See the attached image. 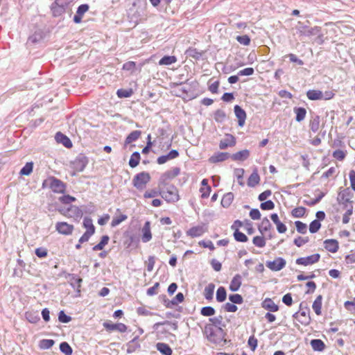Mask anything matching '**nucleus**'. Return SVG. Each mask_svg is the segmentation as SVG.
I'll list each match as a JSON object with an SVG mask.
<instances>
[{
	"label": "nucleus",
	"instance_id": "1",
	"mask_svg": "<svg viewBox=\"0 0 355 355\" xmlns=\"http://www.w3.org/2000/svg\"><path fill=\"white\" fill-rule=\"evenodd\" d=\"M160 196L168 203H175L180 200L178 189L173 184L161 187Z\"/></svg>",
	"mask_w": 355,
	"mask_h": 355
},
{
	"label": "nucleus",
	"instance_id": "2",
	"mask_svg": "<svg viewBox=\"0 0 355 355\" xmlns=\"http://www.w3.org/2000/svg\"><path fill=\"white\" fill-rule=\"evenodd\" d=\"M42 187H49L54 193H63L66 189V184L60 180L51 176L44 180Z\"/></svg>",
	"mask_w": 355,
	"mask_h": 355
},
{
	"label": "nucleus",
	"instance_id": "3",
	"mask_svg": "<svg viewBox=\"0 0 355 355\" xmlns=\"http://www.w3.org/2000/svg\"><path fill=\"white\" fill-rule=\"evenodd\" d=\"M150 180V175L148 172H141L135 175L132 179L133 186L138 190L142 191Z\"/></svg>",
	"mask_w": 355,
	"mask_h": 355
},
{
	"label": "nucleus",
	"instance_id": "4",
	"mask_svg": "<svg viewBox=\"0 0 355 355\" xmlns=\"http://www.w3.org/2000/svg\"><path fill=\"white\" fill-rule=\"evenodd\" d=\"M180 173V168L179 167H173L171 170L166 171L162 173L158 181V187H165L169 185L168 181L174 179Z\"/></svg>",
	"mask_w": 355,
	"mask_h": 355
},
{
	"label": "nucleus",
	"instance_id": "5",
	"mask_svg": "<svg viewBox=\"0 0 355 355\" xmlns=\"http://www.w3.org/2000/svg\"><path fill=\"white\" fill-rule=\"evenodd\" d=\"M55 227L59 234L65 236L71 235L74 230V226L67 222H58Z\"/></svg>",
	"mask_w": 355,
	"mask_h": 355
},
{
	"label": "nucleus",
	"instance_id": "6",
	"mask_svg": "<svg viewBox=\"0 0 355 355\" xmlns=\"http://www.w3.org/2000/svg\"><path fill=\"white\" fill-rule=\"evenodd\" d=\"M320 258V255L316 253L308 257H300L296 259L295 262L297 265H303L306 266L318 262Z\"/></svg>",
	"mask_w": 355,
	"mask_h": 355
},
{
	"label": "nucleus",
	"instance_id": "7",
	"mask_svg": "<svg viewBox=\"0 0 355 355\" xmlns=\"http://www.w3.org/2000/svg\"><path fill=\"white\" fill-rule=\"evenodd\" d=\"M286 261L282 257H278L274 261H268L266 262V266L272 271H279L286 266Z\"/></svg>",
	"mask_w": 355,
	"mask_h": 355
},
{
	"label": "nucleus",
	"instance_id": "8",
	"mask_svg": "<svg viewBox=\"0 0 355 355\" xmlns=\"http://www.w3.org/2000/svg\"><path fill=\"white\" fill-rule=\"evenodd\" d=\"M163 302L166 308L171 309L178 303L183 302L184 297L182 293H178L171 300H168L166 295H163Z\"/></svg>",
	"mask_w": 355,
	"mask_h": 355
},
{
	"label": "nucleus",
	"instance_id": "9",
	"mask_svg": "<svg viewBox=\"0 0 355 355\" xmlns=\"http://www.w3.org/2000/svg\"><path fill=\"white\" fill-rule=\"evenodd\" d=\"M298 24L300 26L297 28V29L301 35L311 36L315 35L320 31V28L318 26L307 28V27L303 25L301 22H299Z\"/></svg>",
	"mask_w": 355,
	"mask_h": 355
},
{
	"label": "nucleus",
	"instance_id": "10",
	"mask_svg": "<svg viewBox=\"0 0 355 355\" xmlns=\"http://www.w3.org/2000/svg\"><path fill=\"white\" fill-rule=\"evenodd\" d=\"M62 214L78 220L82 217L83 211L78 207L71 205Z\"/></svg>",
	"mask_w": 355,
	"mask_h": 355
},
{
	"label": "nucleus",
	"instance_id": "11",
	"mask_svg": "<svg viewBox=\"0 0 355 355\" xmlns=\"http://www.w3.org/2000/svg\"><path fill=\"white\" fill-rule=\"evenodd\" d=\"M67 278L68 279L69 284L74 289H76L78 293L80 292L81 283L83 282L82 278L78 277L76 274H68Z\"/></svg>",
	"mask_w": 355,
	"mask_h": 355
},
{
	"label": "nucleus",
	"instance_id": "12",
	"mask_svg": "<svg viewBox=\"0 0 355 355\" xmlns=\"http://www.w3.org/2000/svg\"><path fill=\"white\" fill-rule=\"evenodd\" d=\"M234 113L238 119V124L240 127H243L246 119L245 111L241 106L236 105L234 107Z\"/></svg>",
	"mask_w": 355,
	"mask_h": 355
},
{
	"label": "nucleus",
	"instance_id": "13",
	"mask_svg": "<svg viewBox=\"0 0 355 355\" xmlns=\"http://www.w3.org/2000/svg\"><path fill=\"white\" fill-rule=\"evenodd\" d=\"M207 232V227L205 225H198L192 227L187 232V234L192 238L199 237Z\"/></svg>",
	"mask_w": 355,
	"mask_h": 355
},
{
	"label": "nucleus",
	"instance_id": "14",
	"mask_svg": "<svg viewBox=\"0 0 355 355\" xmlns=\"http://www.w3.org/2000/svg\"><path fill=\"white\" fill-rule=\"evenodd\" d=\"M103 327L108 331H118L121 333L125 332L127 327L123 323L113 324L111 322H105L103 323Z\"/></svg>",
	"mask_w": 355,
	"mask_h": 355
},
{
	"label": "nucleus",
	"instance_id": "15",
	"mask_svg": "<svg viewBox=\"0 0 355 355\" xmlns=\"http://www.w3.org/2000/svg\"><path fill=\"white\" fill-rule=\"evenodd\" d=\"M229 157H231V155L228 153L217 152L209 158V162L211 163H217L223 162L227 159Z\"/></svg>",
	"mask_w": 355,
	"mask_h": 355
},
{
	"label": "nucleus",
	"instance_id": "16",
	"mask_svg": "<svg viewBox=\"0 0 355 355\" xmlns=\"http://www.w3.org/2000/svg\"><path fill=\"white\" fill-rule=\"evenodd\" d=\"M324 248L332 253H335L339 248V244L336 239H327L324 241Z\"/></svg>",
	"mask_w": 355,
	"mask_h": 355
},
{
	"label": "nucleus",
	"instance_id": "17",
	"mask_svg": "<svg viewBox=\"0 0 355 355\" xmlns=\"http://www.w3.org/2000/svg\"><path fill=\"white\" fill-rule=\"evenodd\" d=\"M236 144L235 138L232 135H227L226 138L220 140L219 148L221 150L226 149L229 146H234Z\"/></svg>",
	"mask_w": 355,
	"mask_h": 355
},
{
	"label": "nucleus",
	"instance_id": "18",
	"mask_svg": "<svg viewBox=\"0 0 355 355\" xmlns=\"http://www.w3.org/2000/svg\"><path fill=\"white\" fill-rule=\"evenodd\" d=\"M152 239V234L150 231V223L149 221H146L142 228V236L141 240L144 243L150 241Z\"/></svg>",
	"mask_w": 355,
	"mask_h": 355
},
{
	"label": "nucleus",
	"instance_id": "19",
	"mask_svg": "<svg viewBox=\"0 0 355 355\" xmlns=\"http://www.w3.org/2000/svg\"><path fill=\"white\" fill-rule=\"evenodd\" d=\"M270 218L272 220V222L276 225L277 230L279 233L283 234L286 232V226L279 220V216L277 214H272L270 216Z\"/></svg>",
	"mask_w": 355,
	"mask_h": 355
},
{
	"label": "nucleus",
	"instance_id": "20",
	"mask_svg": "<svg viewBox=\"0 0 355 355\" xmlns=\"http://www.w3.org/2000/svg\"><path fill=\"white\" fill-rule=\"evenodd\" d=\"M55 139L58 143L62 144L67 148H71L72 146V143L69 138L60 132L55 134Z\"/></svg>",
	"mask_w": 355,
	"mask_h": 355
},
{
	"label": "nucleus",
	"instance_id": "21",
	"mask_svg": "<svg viewBox=\"0 0 355 355\" xmlns=\"http://www.w3.org/2000/svg\"><path fill=\"white\" fill-rule=\"evenodd\" d=\"M242 284V277L241 275L239 274H236L234 275V277L232 278L230 284V291L235 292L239 290Z\"/></svg>",
	"mask_w": 355,
	"mask_h": 355
},
{
	"label": "nucleus",
	"instance_id": "22",
	"mask_svg": "<svg viewBox=\"0 0 355 355\" xmlns=\"http://www.w3.org/2000/svg\"><path fill=\"white\" fill-rule=\"evenodd\" d=\"M261 306L263 309L271 312H276L279 309L278 306L270 298H266L262 302Z\"/></svg>",
	"mask_w": 355,
	"mask_h": 355
},
{
	"label": "nucleus",
	"instance_id": "23",
	"mask_svg": "<svg viewBox=\"0 0 355 355\" xmlns=\"http://www.w3.org/2000/svg\"><path fill=\"white\" fill-rule=\"evenodd\" d=\"M249 156L250 151L247 149H245L231 155V158L234 161H244L247 159Z\"/></svg>",
	"mask_w": 355,
	"mask_h": 355
},
{
	"label": "nucleus",
	"instance_id": "24",
	"mask_svg": "<svg viewBox=\"0 0 355 355\" xmlns=\"http://www.w3.org/2000/svg\"><path fill=\"white\" fill-rule=\"evenodd\" d=\"M74 168L78 171H83L87 164V158L84 156H80L74 161Z\"/></svg>",
	"mask_w": 355,
	"mask_h": 355
},
{
	"label": "nucleus",
	"instance_id": "25",
	"mask_svg": "<svg viewBox=\"0 0 355 355\" xmlns=\"http://www.w3.org/2000/svg\"><path fill=\"white\" fill-rule=\"evenodd\" d=\"M320 119L318 115L313 116L309 121V128L313 132H316L320 129Z\"/></svg>",
	"mask_w": 355,
	"mask_h": 355
},
{
	"label": "nucleus",
	"instance_id": "26",
	"mask_svg": "<svg viewBox=\"0 0 355 355\" xmlns=\"http://www.w3.org/2000/svg\"><path fill=\"white\" fill-rule=\"evenodd\" d=\"M350 193L351 192L348 188L340 191L338 196V200L340 202L346 203V205H348V202H349Z\"/></svg>",
	"mask_w": 355,
	"mask_h": 355
},
{
	"label": "nucleus",
	"instance_id": "27",
	"mask_svg": "<svg viewBox=\"0 0 355 355\" xmlns=\"http://www.w3.org/2000/svg\"><path fill=\"white\" fill-rule=\"evenodd\" d=\"M306 96L309 100H322L323 93L320 90L310 89L306 92Z\"/></svg>",
	"mask_w": 355,
	"mask_h": 355
},
{
	"label": "nucleus",
	"instance_id": "28",
	"mask_svg": "<svg viewBox=\"0 0 355 355\" xmlns=\"http://www.w3.org/2000/svg\"><path fill=\"white\" fill-rule=\"evenodd\" d=\"M156 349L164 355H171L173 353V351L170 346L164 343H157Z\"/></svg>",
	"mask_w": 355,
	"mask_h": 355
},
{
	"label": "nucleus",
	"instance_id": "29",
	"mask_svg": "<svg viewBox=\"0 0 355 355\" xmlns=\"http://www.w3.org/2000/svg\"><path fill=\"white\" fill-rule=\"evenodd\" d=\"M299 315L301 317V318H298L299 322L305 325L309 324L311 318L309 315V311H302L300 313L297 312L293 315V317L297 318Z\"/></svg>",
	"mask_w": 355,
	"mask_h": 355
},
{
	"label": "nucleus",
	"instance_id": "30",
	"mask_svg": "<svg viewBox=\"0 0 355 355\" xmlns=\"http://www.w3.org/2000/svg\"><path fill=\"white\" fill-rule=\"evenodd\" d=\"M215 285L213 283L209 284L204 289V297L207 300H211L214 297Z\"/></svg>",
	"mask_w": 355,
	"mask_h": 355
},
{
	"label": "nucleus",
	"instance_id": "31",
	"mask_svg": "<svg viewBox=\"0 0 355 355\" xmlns=\"http://www.w3.org/2000/svg\"><path fill=\"white\" fill-rule=\"evenodd\" d=\"M322 296L318 295L315 300H314L312 308L313 311H315V314L318 315H320L322 313L321 309H322Z\"/></svg>",
	"mask_w": 355,
	"mask_h": 355
},
{
	"label": "nucleus",
	"instance_id": "32",
	"mask_svg": "<svg viewBox=\"0 0 355 355\" xmlns=\"http://www.w3.org/2000/svg\"><path fill=\"white\" fill-rule=\"evenodd\" d=\"M141 134V132L140 130H134L131 132L126 137L125 140V145L127 146L130 144H131L133 141H137L140 135Z\"/></svg>",
	"mask_w": 355,
	"mask_h": 355
},
{
	"label": "nucleus",
	"instance_id": "33",
	"mask_svg": "<svg viewBox=\"0 0 355 355\" xmlns=\"http://www.w3.org/2000/svg\"><path fill=\"white\" fill-rule=\"evenodd\" d=\"M185 54L187 57L199 60L202 55V52L199 51L197 49L190 47L186 51Z\"/></svg>",
	"mask_w": 355,
	"mask_h": 355
},
{
	"label": "nucleus",
	"instance_id": "34",
	"mask_svg": "<svg viewBox=\"0 0 355 355\" xmlns=\"http://www.w3.org/2000/svg\"><path fill=\"white\" fill-rule=\"evenodd\" d=\"M234 200V194L232 192L227 193L223 196L221 200V205L227 208L230 206Z\"/></svg>",
	"mask_w": 355,
	"mask_h": 355
},
{
	"label": "nucleus",
	"instance_id": "35",
	"mask_svg": "<svg viewBox=\"0 0 355 355\" xmlns=\"http://www.w3.org/2000/svg\"><path fill=\"white\" fill-rule=\"evenodd\" d=\"M311 345L314 351L318 352H322L325 347L324 342L320 339L311 340Z\"/></svg>",
	"mask_w": 355,
	"mask_h": 355
},
{
	"label": "nucleus",
	"instance_id": "36",
	"mask_svg": "<svg viewBox=\"0 0 355 355\" xmlns=\"http://www.w3.org/2000/svg\"><path fill=\"white\" fill-rule=\"evenodd\" d=\"M66 8H63V5H57L55 2L51 5V10L53 16L59 17L65 12Z\"/></svg>",
	"mask_w": 355,
	"mask_h": 355
},
{
	"label": "nucleus",
	"instance_id": "37",
	"mask_svg": "<svg viewBox=\"0 0 355 355\" xmlns=\"http://www.w3.org/2000/svg\"><path fill=\"white\" fill-rule=\"evenodd\" d=\"M259 175L257 171H254L248 178V185L250 187H254L257 184H259Z\"/></svg>",
	"mask_w": 355,
	"mask_h": 355
},
{
	"label": "nucleus",
	"instance_id": "38",
	"mask_svg": "<svg viewBox=\"0 0 355 355\" xmlns=\"http://www.w3.org/2000/svg\"><path fill=\"white\" fill-rule=\"evenodd\" d=\"M294 112L296 114L295 119L297 121L300 122L303 121L306 114V110L304 107H295Z\"/></svg>",
	"mask_w": 355,
	"mask_h": 355
},
{
	"label": "nucleus",
	"instance_id": "39",
	"mask_svg": "<svg viewBox=\"0 0 355 355\" xmlns=\"http://www.w3.org/2000/svg\"><path fill=\"white\" fill-rule=\"evenodd\" d=\"M177 58L174 55H165L159 61V65H170L176 62Z\"/></svg>",
	"mask_w": 355,
	"mask_h": 355
},
{
	"label": "nucleus",
	"instance_id": "40",
	"mask_svg": "<svg viewBox=\"0 0 355 355\" xmlns=\"http://www.w3.org/2000/svg\"><path fill=\"white\" fill-rule=\"evenodd\" d=\"M140 159H141L140 153L139 152H134L132 154L130 159L129 160V166L131 168L136 167L139 164Z\"/></svg>",
	"mask_w": 355,
	"mask_h": 355
},
{
	"label": "nucleus",
	"instance_id": "41",
	"mask_svg": "<svg viewBox=\"0 0 355 355\" xmlns=\"http://www.w3.org/2000/svg\"><path fill=\"white\" fill-rule=\"evenodd\" d=\"M110 237L107 235L103 236L101 241L93 247V250L98 251L103 250L104 247L108 243Z\"/></svg>",
	"mask_w": 355,
	"mask_h": 355
},
{
	"label": "nucleus",
	"instance_id": "42",
	"mask_svg": "<svg viewBox=\"0 0 355 355\" xmlns=\"http://www.w3.org/2000/svg\"><path fill=\"white\" fill-rule=\"evenodd\" d=\"M271 228L270 220L266 217L261 220L259 226V231L263 234L265 232L268 231Z\"/></svg>",
	"mask_w": 355,
	"mask_h": 355
},
{
	"label": "nucleus",
	"instance_id": "43",
	"mask_svg": "<svg viewBox=\"0 0 355 355\" xmlns=\"http://www.w3.org/2000/svg\"><path fill=\"white\" fill-rule=\"evenodd\" d=\"M227 292L223 286H220L216 291V300L218 302H223L226 300Z\"/></svg>",
	"mask_w": 355,
	"mask_h": 355
},
{
	"label": "nucleus",
	"instance_id": "44",
	"mask_svg": "<svg viewBox=\"0 0 355 355\" xmlns=\"http://www.w3.org/2000/svg\"><path fill=\"white\" fill-rule=\"evenodd\" d=\"M233 235L234 239L238 242L245 243L248 240L247 236L243 232H240L237 228L235 229Z\"/></svg>",
	"mask_w": 355,
	"mask_h": 355
},
{
	"label": "nucleus",
	"instance_id": "45",
	"mask_svg": "<svg viewBox=\"0 0 355 355\" xmlns=\"http://www.w3.org/2000/svg\"><path fill=\"white\" fill-rule=\"evenodd\" d=\"M83 227L87 229L86 231L91 232L92 233L95 232V227L93 225L92 219L89 217H85L83 220Z\"/></svg>",
	"mask_w": 355,
	"mask_h": 355
},
{
	"label": "nucleus",
	"instance_id": "46",
	"mask_svg": "<svg viewBox=\"0 0 355 355\" xmlns=\"http://www.w3.org/2000/svg\"><path fill=\"white\" fill-rule=\"evenodd\" d=\"M215 121L218 123H223L226 119V114L222 110H217L214 114Z\"/></svg>",
	"mask_w": 355,
	"mask_h": 355
},
{
	"label": "nucleus",
	"instance_id": "47",
	"mask_svg": "<svg viewBox=\"0 0 355 355\" xmlns=\"http://www.w3.org/2000/svg\"><path fill=\"white\" fill-rule=\"evenodd\" d=\"M60 350L65 355H71L73 353L71 347L67 342H62L60 344Z\"/></svg>",
	"mask_w": 355,
	"mask_h": 355
},
{
	"label": "nucleus",
	"instance_id": "48",
	"mask_svg": "<svg viewBox=\"0 0 355 355\" xmlns=\"http://www.w3.org/2000/svg\"><path fill=\"white\" fill-rule=\"evenodd\" d=\"M306 208L304 207H298L292 210V216L295 218H302L304 216Z\"/></svg>",
	"mask_w": 355,
	"mask_h": 355
},
{
	"label": "nucleus",
	"instance_id": "49",
	"mask_svg": "<svg viewBox=\"0 0 355 355\" xmlns=\"http://www.w3.org/2000/svg\"><path fill=\"white\" fill-rule=\"evenodd\" d=\"M347 211L344 214L343 216V223L344 224H347L349 221V216L352 214L353 212V206L349 203V205H346Z\"/></svg>",
	"mask_w": 355,
	"mask_h": 355
},
{
	"label": "nucleus",
	"instance_id": "50",
	"mask_svg": "<svg viewBox=\"0 0 355 355\" xmlns=\"http://www.w3.org/2000/svg\"><path fill=\"white\" fill-rule=\"evenodd\" d=\"M223 318L221 315L209 318V321L211 324L216 327H218L220 330H222V327L224 326L223 324Z\"/></svg>",
	"mask_w": 355,
	"mask_h": 355
},
{
	"label": "nucleus",
	"instance_id": "51",
	"mask_svg": "<svg viewBox=\"0 0 355 355\" xmlns=\"http://www.w3.org/2000/svg\"><path fill=\"white\" fill-rule=\"evenodd\" d=\"M33 168V164L32 162H27L20 171V174L23 175H28L31 173Z\"/></svg>",
	"mask_w": 355,
	"mask_h": 355
},
{
	"label": "nucleus",
	"instance_id": "52",
	"mask_svg": "<svg viewBox=\"0 0 355 355\" xmlns=\"http://www.w3.org/2000/svg\"><path fill=\"white\" fill-rule=\"evenodd\" d=\"M55 342L51 339H43L40 343V347L43 349H48L53 347Z\"/></svg>",
	"mask_w": 355,
	"mask_h": 355
},
{
	"label": "nucleus",
	"instance_id": "53",
	"mask_svg": "<svg viewBox=\"0 0 355 355\" xmlns=\"http://www.w3.org/2000/svg\"><path fill=\"white\" fill-rule=\"evenodd\" d=\"M159 190H157V189H150V190L146 191L144 194V197L145 198H151L156 197L157 196H160L162 187H159Z\"/></svg>",
	"mask_w": 355,
	"mask_h": 355
},
{
	"label": "nucleus",
	"instance_id": "54",
	"mask_svg": "<svg viewBox=\"0 0 355 355\" xmlns=\"http://www.w3.org/2000/svg\"><path fill=\"white\" fill-rule=\"evenodd\" d=\"M295 225L296 227L297 232L302 234H304L307 232V226L305 223L300 220H297L295 222Z\"/></svg>",
	"mask_w": 355,
	"mask_h": 355
},
{
	"label": "nucleus",
	"instance_id": "55",
	"mask_svg": "<svg viewBox=\"0 0 355 355\" xmlns=\"http://www.w3.org/2000/svg\"><path fill=\"white\" fill-rule=\"evenodd\" d=\"M133 94L132 89H119L116 92V94L118 97L119 98H128L132 96Z\"/></svg>",
	"mask_w": 355,
	"mask_h": 355
},
{
	"label": "nucleus",
	"instance_id": "56",
	"mask_svg": "<svg viewBox=\"0 0 355 355\" xmlns=\"http://www.w3.org/2000/svg\"><path fill=\"white\" fill-rule=\"evenodd\" d=\"M215 309L212 306H204L200 310V313L203 316H212L215 314Z\"/></svg>",
	"mask_w": 355,
	"mask_h": 355
},
{
	"label": "nucleus",
	"instance_id": "57",
	"mask_svg": "<svg viewBox=\"0 0 355 355\" xmlns=\"http://www.w3.org/2000/svg\"><path fill=\"white\" fill-rule=\"evenodd\" d=\"M321 227V223L318 220H313L309 225V232L316 233Z\"/></svg>",
	"mask_w": 355,
	"mask_h": 355
},
{
	"label": "nucleus",
	"instance_id": "58",
	"mask_svg": "<svg viewBox=\"0 0 355 355\" xmlns=\"http://www.w3.org/2000/svg\"><path fill=\"white\" fill-rule=\"evenodd\" d=\"M253 244L258 248H263L266 245V241L263 236H256L252 239Z\"/></svg>",
	"mask_w": 355,
	"mask_h": 355
},
{
	"label": "nucleus",
	"instance_id": "59",
	"mask_svg": "<svg viewBox=\"0 0 355 355\" xmlns=\"http://www.w3.org/2000/svg\"><path fill=\"white\" fill-rule=\"evenodd\" d=\"M137 313L139 315H144V316L158 315L156 313L150 312L145 306L138 307L137 309Z\"/></svg>",
	"mask_w": 355,
	"mask_h": 355
},
{
	"label": "nucleus",
	"instance_id": "60",
	"mask_svg": "<svg viewBox=\"0 0 355 355\" xmlns=\"http://www.w3.org/2000/svg\"><path fill=\"white\" fill-rule=\"evenodd\" d=\"M42 39V34L40 33L35 32L31 36H29L28 39V42L31 44H36L40 42Z\"/></svg>",
	"mask_w": 355,
	"mask_h": 355
},
{
	"label": "nucleus",
	"instance_id": "61",
	"mask_svg": "<svg viewBox=\"0 0 355 355\" xmlns=\"http://www.w3.org/2000/svg\"><path fill=\"white\" fill-rule=\"evenodd\" d=\"M229 300L231 302L236 304H241L243 302V297L239 294H233L229 296Z\"/></svg>",
	"mask_w": 355,
	"mask_h": 355
},
{
	"label": "nucleus",
	"instance_id": "62",
	"mask_svg": "<svg viewBox=\"0 0 355 355\" xmlns=\"http://www.w3.org/2000/svg\"><path fill=\"white\" fill-rule=\"evenodd\" d=\"M26 318L31 323H36L40 320L37 314H35L32 312H26Z\"/></svg>",
	"mask_w": 355,
	"mask_h": 355
},
{
	"label": "nucleus",
	"instance_id": "63",
	"mask_svg": "<svg viewBox=\"0 0 355 355\" xmlns=\"http://www.w3.org/2000/svg\"><path fill=\"white\" fill-rule=\"evenodd\" d=\"M58 320L62 323H68L71 320V317L66 315L64 311H60L58 313Z\"/></svg>",
	"mask_w": 355,
	"mask_h": 355
},
{
	"label": "nucleus",
	"instance_id": "64",
	"mask_svg": "<svg viewBox=\"0 0 355 355\" xmlns=\"http://www.w3.org/2000/svg\"><path fill=\"white\" fill-rule=\"evenodd\" d=\"M236 40L243 45L248 46L250 43V38L247 35H239L236 37Z\"/></svg>",
	"mask_w": 355,
	"mask_h": 355
}]
</instances>
